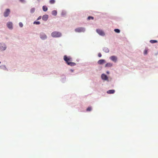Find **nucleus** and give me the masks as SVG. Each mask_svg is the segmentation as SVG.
Listing matches in <instances>:
<instances>
[{
	"label": "nucleus",
	"mask_w": 158,
	"mask_h": 158,
	"mask_svg": "<svg viewBox=\"0 0 158 158\" xmlns=\"http://www.w3.org/2000/svg\"><path fill=\"white\" fill-rule=\"evenodd\" d=\"M64 59L68 65L71 66H74L76 64L75 63L72 62V59L70 56L68 57L65 55L64 57Z\"/></svg>",
	"instance_id": "obj_1"
},
{
	"label": "nucleus",
	"mask_w": 158,
	"mask_h": 158,
	"mask_svg": "<svg viewBox=\"0 0 158 158\" xmlns=\"http://www.w3.org/2000/svg\"><path fill=\"white\" fill-rule=\"evenodd\" d=\"M51 35L53 37H59L61 36V34L59 32L54 31L51 33Z\"/></svg>",
	"instance_id": "obj_2"
},
{
	"label": "nucleus",
	"mask_w": 158,
	"mask_h": 158,
	"mask_svg": "<svg viewBox=\"0 0 158 158\" xmlns=\"http://www.w3.org/2000/svg\"><path fill=\"white\" fill-rule=\"evenodd\" d=\"M10 12V10L9 9H6L4 12L3 15L5 17H7L8 16Z\"/></svg>",
	"instance_id": "obj_3"
},
{
	"label": "nucleus",
	"mask_w": 158,
	"mask_h": 158,
	"mask_svg": "<svg viewBox=\"0 0 158 158\" xmlns=\"http://www.w3.org/2000/svg\"><path fill=\"white\" fill-rule=\"evenodd\" d=\"M75 30L76 32H84L85 31V29L83 28L79 27L76 28Z\"/></svg>",
	"instance_id": "obj_4"
},
{
	"label": "nucleus",
	"mask_w": 158,
	"mask_h": 158,
	"mask_svg": "<svg viewBox=\"0 0 158 158\" xmlns=\"http://www.w3.org/2000/svg\"><path fill=\"white\" fill-rule=\"evenodd\" d=\"M6 48V46L5 44L0 43V50L1 51L5 50Z\"/></svg>",
	"instance_id": "obj_5"
},
{
	"label": "nucleus",
	"mask_w": 158,
	"mask_h": 158,
	"mask_svg": "<svg viewBox=\"0 0 158 158\" xmlns=\"http://www.w3.org/2000/svg\"><path fill=\"white\" fill-rule=\"evenodd\" d=\"M96 31L99 35L101 36H104L105 35L104 32L101 30L97 29Z\"/></svg>",
	"instance_id": "obj_6"
},
{
	"label": "nucleus",
	"mask_w": 158,
	"mask_h": 158,
	"mask_svg": "<svg viewBox=\"0 0 158 158\" xmlns=\"http://www.w3.org/2000/svg\"><path fill=\"white\" fill-rule=\"evenodd\" d=\"M101 78L102 79L104 80H108V77L105 74H102L101 75Z\"/></svg>",
	"instance_id": "obj_7"
},
{
	"label": "nucleus",
	"mask_w": 158,
	"mask_h": 158,
	"mask_svg": "<svg viewBox=\"0 0 158 158\" xmlns=\"http://www.w3.org/2000/svg\"><path fill=\"white\" fill-rule=\"evenodd\" d=\"M40 36V38L42 40H45L47 38V36L43 33H41Z\"/></svg>",
	"instance_id": "obj_8"
},
{
	"label": "nucleus",
	"mask_w": 158,
	"mask_h": 158,
	"mask_svg": "<svg viewBox=\"0 0 158 158\" xmlns=\"http://www.w3.org/2000/svg\"><path fill=\"white\" fill-rule=\"evenodd\" d=\"M7 26L10 29H12L13 28L12 23L11 22H10L7 23Z\"/></svg>",
	"instance_id": "obj_9"
},
{
	"label": "nucleus",
	"mask_w": 158,
	"mask_h": 158,
	"mask_svg": "<svg viewBox=\"0 0 158 158\" xmlns=\"http://www.w3.org/2000/svg\"><path fill=\"white\" fill-rule=\"evenodd\" d=\"M48 15H45L42 17V19L44 21H46L48 18Z\"/></svg>",
	"instance_id": "obj_10"
},
{
	"label": "nucleus",
	"mask_w": 158,
	"mask_h": 158,
	"mask_svg": "<svg viewBox=\"0 0 158 158\" xmlns=\"http://www.w3.org/2000/svg\"><path fill=\"white\" fill-rule=\"evenodd\" d=\"M110 59L113 61L116 62L117 60V58L116 56H111L110 57Z\"/></svg>",
	"instance_id": "obj_11"
},
{
	"label": "nucleus",
	"mask_w": 158,
	"mask_h": 158,
	"mask_svg": "<svg viewBox=\"0 0 158 158\" xmlns=\"http://www.w3.org/2000/svg\"><path fill=\"white\" fill-rule=\"evenodd\" d=\"M115 92V90L114 89L110 90L107 91V93L108 94H113Z\"/></svg>",
	"instance_id": "obj_12"
},
{
	"label": "nucleus",
	"mask_w": 158,
	"mask_h": 158,
	"mask_svg": "<svg viewBox=\"0 0 158 158\" xmlns=\"http://www.w3.org/2000/svg\"><path fill=\"white\" fill-rule=\"evenodd\" d=\"M105 60H104L101 59L100 60L98 61V63L100 64H102L104 63Z\"/></svg>",
	"instance_id": "obj_13"
},
{
	"label": "nucleus",
	"mask_w": 158,
	"mask_h": 158,
	"mask_svg": "<svg viewBox=\"0 0 158 158\" xmlns=\"http://www.w3.org/2000/svg\"><path fill=\"white\" fill-rule=\"evenodd\" d=\"M112 66V64L111 63H107L105 66L106 67H110Z\"/></svg>",
	"instance_id": "obj_14"
},
{
	"label": "nucleus",
	"mask_w": 158,
	"mask_h": 158,
	"mask_svg": "<svg viewBox=\"0 0 158 158\" xmlns=\"http://www.w3.org/2000/svg\"><path fill=\"white\" fill-rule=\"evenodd\" d=\"M42 8H43V11H46L48 10V8L45 6H43Z\"/></svg>",
	"instance_id": "obj_15"
},
{
	"label": "nucleus",
	"mask_w": 158,
	"mask_h": 158,
	"mask_svg": "<svg viewBox=\"0 0 158 158\" xmlns=\"http://www.w3.org/2000/svg\"><path fill=\"white\" fill-rule=\"evenodd\" d=\"M57 11L56 10H54L52 12V14L53 15L56 16L57 15Z\"/></svg>",
	"instance_id": "obj_16"
},
{
	"label": "nucleus",
	"mask_w": 158,
	"mask_h": 158,
	"mask_svg": "<svg viewBox=\"0 0 158 158\" xmlns=\"http://www.w3.org/2000/svg\"><path fill=\"white\" fill-rule=\"evenodd\" d=\"M35 10V8H32L30 12L31 13H34Z\"/></svg>",
	"instance_id": "obj_17"
},
{
	"label": "nucleus",
	"mask_w": 158,
	"mask_h": 158,
	"mask_svg": "<svg viewBox=\"0 0 158 158\" xmlns=\"http://www.w3.org/2000/svg\"><path fill=\"white\" fill-rule=\"evenodd\" d=\"M150 42L152 44H153L155 43H156L157 42V41L156 40H150Z\"/></svg>",
	"instance_id": "obj_18"
},
{
	"label": "nucleus",
	"mask_w": 158,
	"mask_h": 158,
	"mask_svg": "<svg viewBox=\"0 0 158 158\" xmlns=\"http://www.w3.org/2000/svg\"><path fill=\"white\" fill-rule=\"evenodd\" d=\"M114 31L117 33H119L120 32V30L118 29H115L114 30Z\"/></svg>",
	"instance_id": "obj_19"
},
{
	"label": "nucleus",
	"mask_w": 158,
	"mask_h": 158,
	"mask_svg": "<svg viewBox=\"0 0 158 158\" xmlns=\"http://www.w3.org/2000/svg\"><path fill=\"white\" fill-rule=\"evenodd\" d=\"M103 50L106 52H109V50L107 48H105L103 49Z\"/></svg>",
	"instance_id": "obj_20"
},
{
	"label": "nucleus",
	"mask_w": 158,
	"mask_h": 158,
	"mask_svg": "<svg viewBox=\"0 0 158 158\" xmlns=\"http://www.w3.org/2000/svg\"><path fill=\"white\" fill-rule=\"evenodd\" d=\"M92 110V107H89L86 109V111H89Z\"/></svg>",
	"instance_id": "obj_21"
},
{
	"label": "nucleus",
	"mask_w": 158,
	"mask_h": 158,
	"mask_svg": "<svg viewBox=\"0 0 158 158\" xmlns=\"http://www.w3.org/2000/svg\"><path fill=\"white\" fill-rule=\"evenodd\" d=\"M50 4H53L55 3V0H50L49 1Z\"/></svg>",
	"instance_id": "obj_22"
},
{
	"label": "nucleus",
	"mask_w": 158,
	"mask_h": 158,
	"mask_svg": "<svg viewBox=\"0 0 158 158\" xmlns=\"http://www.w3.org/2000/svg\"><path fill=\"white\" fill-rule=\"evenodd\" d=\"M40 23L39 21H35L34 22V24H39Z\"/></svg>",
	"instance_id": "obj_23"
},
{
	"label": "nucleus",
	"mask_w": 158,
	"mask_h": 158,
	"mask_svg": "<svg viewBox=\"0 0 158 158\" xmlns=\"http://www.w3.org/2000/svg\"><path fill=\"white\" fill-rule=\"evenodd\" d=\"M19 25L21 27H22L23 26V25L21 22H20L19 23Z\"/></svg>",
	"instance_id": "obj_24"
},
{
	"label": "nucleus",
	"mask_w": 158,
	"mask_h": 158,
	"mask_svg": "<svg viewBox=\"0 0 158 158\" xmlns=\"http://www.w3.org/2000/svg\"><path fill=\"white\" fill-rule=\"evenodd\" d=\"M90 19H94L93 17H91V16H89V17H88V20H90Z\"/></svg>",
	"instance_id": "obj_25"
},
{
	"label": "nucleus",
	"mask_w": 158,
	"mask_h": 158,
	"mask_svg": "<svg viewBox=\"0 0 158 158\" xmlns=\"http://www.w3.org/2000/svg\"><path fill=\"white\" fill-rule=\"evenodd\" d=\"M147 51L148 50H145L144 51V54L146 55L147 54Z\"/></svg>",
	"instance_id": "obj_26"
},
{
	"label": "nucleus",
	"mask_w": 158,
	"mask_h": 158,
	"mask_svg": "<svg viewBox=\"0 0 158 158\" xmlns=\"http://www.w3.org/2000/svg\"><path fill=\"white\" fill-rule=\"evenodd\" d=\"M98 56L99 57H101L102 56V54L101 53H99L98 54Z\"/></svg>",
	"instance_id": "obj_27"
},
{
	"label": "nucleus",
	"mask_w": 158,
	"mask_h": 158,
	"mask_svg": "<svg viewBox=\"0 0 158 158\" xmlns=\"http://www.w3.org/2000/svg\"><path fill=\"white\" fill-rule=\"evenodd\" d=\"M19 1L22 2H24V0H19Z\"/></svg>",
	"instance_id": "obj_28"
},
{
	"label": "nucleus",
	"mask_w": 158,
	"mask_h": 158,
	"mask_svg": "<svg viewBox=\"0 0 158 158\" xmlns=\"http://www.w3.org/2000/svg\"><path fill=\"white\" fill-rule=\"evenodd\" d=\"M41 16H40V17H39L37 19H38V20L40 19H41Z\"/></svg>",
	"instance_id": "obj_29"
},
{
	"label": "nucleus",
	"mask_w": 158,
	"mask_h": 158,
	"mask_svg": "<svg viewBox=\"0 0 158 158\" xmlns=\"http://www.w3.org/2000/svg\"><path fill=\"white\" fill-rule=\"evenodd\" d=\"M106 73H107V74H109V71H107V72H106Z\"/></svg>",
	"instance_id": "obj_30"
}]
</instances>
